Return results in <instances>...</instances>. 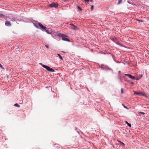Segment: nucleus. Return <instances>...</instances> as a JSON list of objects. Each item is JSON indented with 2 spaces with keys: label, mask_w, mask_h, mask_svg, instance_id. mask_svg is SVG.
Instances as JSON below:
<instances>
[{
  "label": "nucleus",
  "mask_w": 149,
  "mask_h": 149,
  "mask_svg": "<svg viewBox=\"0 0 149 149\" xmlns=\"http://www.w3.org/2000/svg\"><path fill=\"white\" fill-rule=\"evenodd\" d=\"M5 25L7 26H9L11 25V23L9 22H6L5 23Z\"/></svg>",
  "instance_id": "nucleus-8"
},
{
  "label": "nucleus",
  "mask_w": 149,
  "mask_h": 149,
  "mask_svg": "<svg viewBox=\"0 0 149 149\" xmlns=\"http://www.w3.org/2000/svg\"><path fill=\"white\" fill-rule=\"evenodd\" d=\"M121 93L123 94V89L122 88H121Z\"/></svg>",
  "instance_id": "nucleus-18"
},
{
  "label": "nucleus",
  "mask_w": 149,
  "mask_h": 149,
  "mask_svg": "<svg viewBox=\"0 0 149 149\" xmlns=\"http://www.w3.org/2000/svg\"><path fill=\"white\" fill-rule=\"evenodd\" d=\"M42 67L44 68H45L48 71L50 72H54V70L52 69V68H50V67L46 65H43Z\"/></svg>",
  "instance_id": "nucleus-1"
},
{
  "label": "nucleus",
  "mask_w": 149,
  "mask_h": 149,
  "mask_svg": "<svg viewBox=\"0 0 149 149\" xmlns=\"http://www.w3.org/2000/svg\"><path fill=\"white\" fill-rule=\"evenodd\" d=\"M38 24L40 27L43 30H45L47 29V28L46 27L44 26L41 23H39Z\"/></svg>",
  "instance_id": "nucleus-3"
},
{
  "label": "nucleus",
  "mask_w": 149,
  "mask_h": 149,
  "mask_svg": "<svg viewBox=\"0 0 149 149\" xmlns=\"http://www.w3.org/2000/svg\"><path fill=\"white\" fill-rule=\"evenodd\" d=\"M142 76L143 75L142 74L139 75V76L136 79L138 80H139L142 77Z\"/></svg>",
  "instance_id": "nucleus-10"
},
{
  "label": "nucleus",
  "mask_w": 149,
  "mask_h": 149,
  "mask_svg": "<svg viewBox=\"0 0 149 149\" xmlns=\"http://www.w3.org/2000/svg\"><path fill=\"white\" fill-rule=\"evenodd\" d=\"M48 6L50 7L57 8L58 7V4L57 3H52Z\"/></svg>",
  "instance_id": "nucleus-2"
},
{
  "label": "nucleus",
  "mask_w": 149,
  "mask_h": 149,
  "mask_svg": "<svg viewBox=\"0 0 149 149\" xmlns=\"http://www.w3.org/2000/svg\"><path fill=\"white\" fill-rule=\"evenodd\" d=\"M94 7V6L93 5H92L91 7V9L92 10H93V9Z\"/></svg>",
  "instance_id": "nucleus-16"
},
{
  "label": "nucleus",
  "mask_w": 149,
  "mask_h": 149,
  "mask_svg": "<svg viewBox=\"0 0 149 149\" xmlns=\"http://www.w3.org/2000/svg\"><path fill=\"white\" fill-rule=\"evenodd\" d=\"M134 93L138 95H142L144 96L146 95L145 93L142 92H134Z\"/></svg>",
  "instance_id": "nucleus-6"
},
{
  "label": "nucleus",
  "mask_w": 149,
  "mask_h": 149,
  "mask_svg": "<svg viewBox=\"0 0 149 149\" xmlns=\"http://www.w3.org/2000/svg\"><path fill=\"white\" fill-rule=\"evenodd\" d=\"M131 84H134V83L133 82H131Z\"/></svg>",
  "instance_id": "nucleus-27"
},
{
  "label": "nucleus",
  "mask_w": 149,
  "mask_h": 149,
  "mask_svg": "<svg viewBox=\"0 0 149 149\" xmlns=\"http://www.w3.org/2000/svg\"><path fill=\"white\" fill-rule=\"evenodd\" d=\"M92 1V0H90V1Z\"/></svg>",
  "instance_id": "nucleus-28"
},
{
  "label": "nucleus",
  "mask_w": 149,
  "mask_h": 149,
  "mask_svg": "<svg viewBox=\"0 0 149 149\" xmlns=\"http://www.w3.org/2000/svg\"><path fill=\"white\" fill-rule=\"evenodd\" d=\"M57 35L60 37H64V36H65L63 34L61 33H58L57 34Z\"/></svg>",
  "instance_id": "nucleus-9"
},
{
  "label": "nucleus",
  "mask_w": 149,
  "mask_h": 149,
  "mask_svg": "<svg viewBox=\"0 0 149 149\" xmlns=\"http://www.w3.org/2000/svg\"><path fill=\"white\" fill-rule=\"evenodd\" d=\"M125 75L128 77L130 78L133 80H135L136 79L135 77H134L132 76L131 74H125Z\"/></svg>",
  "instance_id": "nucleus-4"
},
{
  "label": "nucleus",
  "mask_w": 149,
  "mask_h": 149,
  "mask_svg": "<svg viewBox=\"0 0 149 149\" xmlns=\"http://www.w3.org/2000/svg\"><path fill=\"white\" fill-rule=\"evenodd\" d=\"M34 26H35L36 28H38V26H37V25H36V24H34Z\"/></svg>",
  "instance_id": "nucleus-24"
},
{
  "label": "nucleus",
  "mask_w": 149,
  "mask_h": 149,
  "mask_svg": "<svg viewBox=\"0 0 149 149\" xmlns=\"http://www.w3.org/2000/svg\"><path fill=\"white\" fill-rule=\"evenodd\" d=\"M45 46L46 48H47L48 49L49 48V46L48 45H45Z\"/></svg>",
  "instance_id": "nucleus-20"
},
{
  "label": "nucleus",
  "mask_w": 149,
  "mask_h": 149,
  "mask_svg": "<svg viewBox=\"0 0 149 149\" xmlns=\"http://www.w3.org/2000/svg\"><path fill=\"white\" fill-rule=\"evenodd\" d=\"M4 16V15L3 14H0V17H2Z\"/></svg>",
  "instance_id": "nucleus-21"
},
{
  "label": "nucleus",
  "mask_w": 149,
  "mask_h": 149,
  "mask_svg": "<svg viewBox=\"0 0 149 149\" xmlns=\"http://www.w3.org/2000/svg\"><path fill=\"white\" fill-rule=\"evenodd\" d=\"M122 105L124 107L127 109H128V108L126 107L123 104H122Z\"/></svg>",
  "instance_id": "nucleus-19"
},
{
  "label": "nucleus",
  "mask_w": 149,
  "mask_h": 149,
  "mask_svg": "<svg viewBox=\"0 0 149 149\" xmlns=\"http://www.w3.org/2000/svg\"><path fill=\"white\" fill-rule=\"evenodd\" d=\"M77 8L79 10H81L82 9L79 6H77Z\"/></svg>",
  "instance_id": "nucleus-15"
},
{
  "label": "nucleus",
  "mask_w": 149,
  "mask_h": 149,
  "mask_svg": "<svg viewBox=\"0 0 149 149\" xmlns=\"http://www.w3.org/2000/svg\"><path fill=\"white\" fill-rule=\"evenodd\" d=\"M122 0H118V4H120L122 2Z\"/></svg>",
  "instance_id": "nucleus-14"
},
{
  "label": "nucleus",
  "mask_w": 149,
  "mask_h": 149,
  "mask_svg": "<svg viewBox=\"0 0 149 149\" xmlns=\"http://www.w3.org/2000/svg\"><path fill=\"white\" fill-rule=\"evenodd\" d=\"M125 123L127 125L129 126L130 127H131V124L128 123V122L127 121H125Z\"/></svg>",
  "instance_id": "nucleus-12"
},
{
  "label": "nucleus",
  "mask_w": 149,
  "mask_h": 149,
  "mask_svg": "<svg viewBox=\"0 0 149 149\" xmlns=\"http://www.w3.org/2000/svg\"><path fill=\"white\" fill-rule=\"evenodd\" d=\"M136 20H137V21H140V22H143V21L142 20H139V19H136Z\"/></svg>",
  "instance_id": "nucleus-22"
},
{
  "label": "nucleus",
  "mask_w": 149,
  "mask_h": 149,
  "mask_svg": "<svg viewBox=\"0 0 149 149\" xmlns=\"http://www.w3.org/2000/svg\"><path fill=\"white\" fill-rule=\"evenodd\" d=\"M62 39L64 41H66L68 42H70V40L68 39L67 38H66V37H65V36L63 37L62 38Z\"/></svg>",
  "instance_id": "nucleus-7"
},
{
  "label": "nucleus",
  "mask_w": 149,
  "mask_h": 149,
  "mask_svg": "<svg viewBox=\"0 0 149 149\" xmlns=\"http://www.w3.org/2000/svg\"><path fill=\"white\" fill-rule=\"evenodd\" d=\"M123 143V144L124 145H125L124 143Z\"/></svg>",
  "instance_id": "nucleus-29"
},
{
  "label": "nucleus",
  "mask_w": 149,
  "mask_h": 149,
  "mask_svg": "<svg viewBox=\"0 0 149 149\" xmlns=\"http://www.w3.org/2000/svg\"><path fill=\"white\" fill-rule=\"evenodd\" d=\"M0 67L2 69H4V68L3 67L1 64L0 63Z\"/></svg>",
  "instance_id": "nucleus-17"
},
{
  "label": "nucleus",
  "mask_w": 149,
  "mask_h": 149,
  "mask_svg": "<svg viewBox=\"0 0 149 149\" xmlns=\"http://www.w3.org/2000/svg\"><path fill=\"white\" fill-rule=\"evenodd\" d=\"M139 113L143 115L145 114L144 113L142 112H140Z\"/></svg>",
  "instance_id": "nucleus-23"
},
{
  "label": "nucleus",
  "mask_w": 149,
  "mask_h": 149,
  "mask_svg": "<svg viewBox=\"0 0 149 149\" xmlns=\"http://www.w3.org/2000/svg\"><path fill=\"white\" fill-rule=\"evenodd\" d=\"M14 106H15L17 107H20V105H18L16 103L14 104Z\"/></svg>",
  "instance_id": "nucleus-13"
},
{
  "label": "nucleus",
  "mask_w": 149,
  "mask_h": 149,
  "mask_svg": "<svg viewBox=\"0 0 149 149\" xmlns=\"http://www.w3.org/2000/svg\"><path fill=\"white\" fill-rule=\"evenodd\" d=\"M57 55L61 59L63 60V58L59 54H58Z\"/></svg>",
  "instance_id": "nucleus-11"
},
{
  "label": "nucleus",
  "mask_w": 149,
  "mask_h": 149,
  "mask_svg": "<svg viewBox=\"0 0 149 149\" xmlns=\"http://www.w3.org/2000/svg\"><path fill=\"white\" fill-rule=\"evenodd\" d=\"M70 25L71 26V28L72 29L74 30H77L78 29L77 26L74 25L73 24H70Z\"/></svg>",
  "instance_id": "nucleus-5"
},
{
  "label": "nucleus",
  "mask_w": 149,
  "mask_h": 149,
  "mask_svg": "<svg viewBox=\"0 0 149 149\" xmlns=\"http://www.w3.org/2000/svg\"><path fill=\"white\" fill-rule=\"evenodd\" d=\"M39 64L40 65H41L42 66V65H43L42 63H39Z\"/></svg>",
  "instance_id": "nucleus-25"
},
{
  "label": "nucleus",
  "mask_w": 149,
  "mask_h": 149,
  "mask_svg": "<svg viewBox=\"0 0 149 149\" xmlns=\"http://www.w3.org/2000/svg\"><path fill=\"white\" fill-rule=\"evenodd\" d=\"M85 2L88 1L89 0H84Z\"/></svg>",
  "instance_id": "nucleus-26"
}]
</instances>
